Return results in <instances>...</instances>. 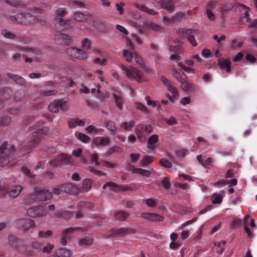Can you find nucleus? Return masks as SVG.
Segmentation results:
<instances>
[{
    "instance_id": "17",
    "label": "nucleus",
    "mask_w": 257,
    "mask_h": 257,
    "mask_svg": "<svg viewBox=\"0 0 257 257\" xmlns=\"http://www.w3.org/2000/svg\"><path fill=\"white\" fill-rule=\"evenodd\" d=\"M156 2L160 4L161 7L169 12L174 9V5L172 0H156Z\"/></svg>"
},
{
    "instance_id": "27",
    "label": "nucleus",
    "mask_w": 257,
    "mask_h": 257,
    "mask_svg": "<svg viewBox=\"0 0 257 257\" xmlns=\"http://www.w3.org/2000/svg\"><path fill=\"white\" fill-rule=\"evenodd\" d=\"M72 18L77 22H83L85 20V16L83 13L77 11L71 13Z\"/></svg>"
},
{
    "instance_id": "10",
    "label": "nucleus",
    "mask_w": 257,
    "mask_h": 257,
    "mask_svg": "<svg viewBox=\"0 0 257 257\" xmlns=\"http://www.w3.org/2000/svg\"><path fill=\"white\" fill-rule=\"evenodd\" d=\"M71 157L64 154H60L55 160L52 162L55 167H58L61 165H67L70 162Z\"/></svg>"
},
{
    "instance_id": "5",
    "label": "nucleus",
    "mask_w": 257,
    "mask_h": 257,
    "mask_svg": "<svg viewBox=\"0 0 257 257\" xmlns=\"http://www.w3.org/2000/svg\"><path fill=\"white\" fill-rule=\"evenodd\" d=\"M152 131L153 128L151 125L140 124L136 127V134L141 141L146 140V134H150Z\"/></svg>"
},
{
    "instance_id": "50",
    "label": "nucleus",
    "mask_w": 257,
    "mask_h": 257,
    "mask_svg": "<svg viewBox=\"0 0 257 257\" xmlns=\"http://www.w3.org/2000/svg\"><path fill=\"white\" fill-rule=\"evenodd\" d=\"M53 235V233L50 230H47L46 231H40L38 233V236L40 238H48L51 236Z\"/></svg>"
},
{
    "instance_id": "63",
    "label": "nucleus",
    "mask_w": 257,
    "mask_h": 257,
    "mask_svg": "<svg viewBox=\"0 0 257 257\" xmlns=\"http://www.w3.org/2000/svg\"><path fill=\"white\" fill-rule=\"evenodd\" d=\"M241 220L240 219L235 218L231 223V226L233 228H236L241 226Z\"/></svg>"
},
{
    "instance_id": "55",
    "label": "nucleus",
    "mask_w": 257,
    "mask_h": 257,
    "mask_svg": "<svg viewBox=\"0 0 257 257\" xmlns=\"http://www.w3.org/2000/svg\"><path fill=\"white\" fill-rule=\"evenodd\" d=\"M78 206L79 209H82L83 207H86L91 209L93 207V204L88 202L86 203L84 201H80L78 203Z\"/></svg>"
},
{
    "instance_id": "45",
    "label": "nucleus",
    "mask_w": 257,
    "mask_h": 257,
    "mask_svg": "<svg viewBox=\"0 0 257 257\" xmlns=\"http://www.w3.org/2000/svg\"><path fill=\"white\" fill-rule=\"evenodd\" d=\"M239 6L244 11L243 18L245 19L246 23H250V18L248 14L249 8L244 5H239Z\"/></svg>"
},
{
    "instance_id": "4",
    "label": "nucleus",
    "mask_w": 257,
    "mask_h": 257,
    "mask_svg": "<svg viewBox=\"0 0 257 257\" xmlns=\"http://www.w3.org/2000/svg\"><path fill=\"white\" fill-rule=\"evenodd\" d=\"M10 150L8 148V144H3L0 147V164L2 167L7 165L10 162Z\"/></svg>"
},
{
    "instance_id": "23",
    "label": "nucleus",
    "mask_w": 257,
    "mask_h": 257,
    "mask_svg": "<svg viewBox=\"0 0 257 257\" xmlns=\"http://www.w3.org/2000/svg\"><path fill=\"white\" fill-rule=\"evenodd\" d=\"M113 215L117 220L123 221L128 216L129 214L124 211L118 210L115 211Z\"/></svg>"
},
{
    "instance_id": "24",
    "label": "nucleus",
    "mask_w": 257,
    "mask_h": 257,
    "mask_svg": "<svg viewBox=\"0 0 257 257\" xmlns=\"http://www.w3.org/2000/svg\"><path fill=\"white\" fill-rule=\"evenodd\" d=\"M144 27L146 29L154 32H158L161 29L159 25L150 21L146 22L144 23Z\"/></svg>"
},
{
    "instance_id": "48",
    "label": "nucleus",
    "mask_w": 257,
    "mask_h": 257,
    "mask_svg": "<svg viewBox=\"0 0 257 257\" xmlns=\"http://www.w3.org/2000/svg\"><path fill=\"white\" fill-rule=\"evenodd\" d=\"M144 201L146 205L150 207H155L157 204V200L153 198H148L144 199Z\"/></svg>"
},
{
    "instance_id": "59",
    "label": "nucleus",
    "mask_w": 257,
    "mask_h": 257,
    "mask_svg": "<svg viewBox=\"0 0 257 257\" xmlns=\"http://www.w3.org/2000/svg\"><path fill=\"white\" fill-rule=\"evenodd\" d=\"M89 172L93 173L94 175L97 176H101L102 175H105V174L99 170L95 169L93 167H90L88 168Z\"/></svg>"
},
{
    "instance_id": "43",
    "label": "nucleus",
    "mask_w": 257,
    "mask_h": 257,
    "mask_svg": "<svg viewBox=\"0 0 257 257\" xmlns=\"http://www.w3.org/2000/svg\"><path fill=\"white\" fill-rule=\"evenodd\" d=\"M56 15L59 18H63V17L66 16L68 14V11L65 8H59L56 11Z\"/></svg>"
},
{
    "instance_id": "39",
    "label": "nucleus",
    "mask_w": 257,
    "mask_h": 257,
    "mask_svg": "<svg viewBox=\"0 0 257 257\" xmlns=\"http://www.w3.org/2000/svg\"><path fill=\"white\" fill-rule=\"evenodd\" d=\"M154 160V158L152 156L149 155H145L143 157L141 161V164L142 166L145 167L148 164L152 162Z\"/></svg>"
},
{
    "instance_id": "41",
    "label": "nucleus",
    "mask_w": 257,
    "mask_h": 257,
    "mask_svg": "<svg viewBox=\"0 0 257 257\" xmlns=\"http://www.w3.org/2000/svg\"><path fill=\"white\" fill-rule=\"evenodd\" d=\"M58 100H55L48 106L49 110L54 113H56L59 110Z\"/></svg>"
},
{
    "instance_id": "64",
    "label": "nucleus",
    "mask_w": 257,
    "mask_h": 257,
    "mask_svg": "<svg viewBox=\"0 0 257 257\" xmlns=\"http://www.w3.org/2000/svg\"><path fill=\"white\" fill-rule=\"evenodd\" d=\"M162 184L163 187L166 189H169L171 186L170 179L168 177H166L162 181Z\"/></svg>"
},
{
    "instance_id": "37",
    "label": "nucleus",
    "mask_w": 257,
    "mask_h": 257,
    "mask_svg": "<svg viewBox=\"0 0 257 257\" xmlns=\"http://www.w3.org/2000/svg\"><path fill=\"white\" fill-rule=\"evenodd\" d=\"M122 56L127 62H131L133 60L134 53H133L132 51L123 49L122 51Z\"/></svg>"
},
{
    "instance_id": "49",
    "label": "nucleus",
    "mask_w": 257,
    "mask_h": 257,
    "mask_svg": "<svg viewBox=\"0 0 257 257\" xmlns=\"http://www.w3.org/2000/svg\"><path fill=\"white\" fill-rule=\"evenodd\" d=\"M77 137L80 141L84 143H87L90 141V138L83 133H78Z\"/></svg>"
},
{
    "instance_id": "62",
    "label": "nucleus",
    "mask_w": 257,
    "mask_h": 257,
    "mask_svg": "<svg viewBox=\"0 0 257 257\" xmlns=\"http://www.w3.org/2000/svg\"><path fill=\"white\" fill-rule=\"evenodd\" d=\"M187 151L186 150H181L178 151H177L176 153V157L179 159H181L183 158L187 154Z\"/></svg>"
},
{
    "instance_id": "56",
    "label": "nucleus",
    "mask_w": 257,
    "mask_h": 257,
    "mask_svg": "<svg viewBox=\"0 0 257 257\" xmlns=\"http://www.w3.org/2000/svg\"><path fill=\"white\" fill-rule=\"evenodd\" d=\"M125 6V4L123 2H120L119 3H116L115 4V6L116 8L117 11L118 12L119 14L121 15L124 13V9L123 7Z\"/></svg>"
},
{
    "instance_id": "44",
    "label": "nucleus",
    "mask_w": 257,
    "mask_h": 257,
    "mask_svg": "<svg viewBox=\"0 0 257 257\" xmlns=\"http://www.w3.org/2000/svg\"><path fill=\"white\" fill-rule=\"evenodd\" d=\"M8 239L9 244L11 246L17 248V245L18 243L20 242V241L18 240L16 237L12 235L9 236Z\"/></svg>"
},
{
    "instance_id": "54",
    "label": "nucleus",
    "mask_w": 257,
    "mask_h": 257,
    "mask_svg": "<svg viewBox=\"0 0 257 257\" xmlns=\"http://www.w3.org/2000/svg\"><path fill=\"white\" fill-rule=\"evenodd\" d=\"M164 219V217L163 216L160 215L156 213H152L151 221L157 222V221H162Z\"/></svg>"
},
{
    "instance_id": "32",
    "label": "nucleus",
    "mask_w": 257,
    "mask_h": 257,
    "mask_svg": "<svg viewBox=\"0 0 257 257\" xmlns=\"http://www.w3.org/2000/svg\"><path fill=\"white\" fill-rule=\"evenodd\" d=\"M8 76L12 78L17 84L23 85L25 83V79L18 75L8 73Z\"/></svg>"
},
{
    "instance_id": "60",
    "label": "nucleus",
    "mask_w": 257,
    "mask_h": 257,
    "mask_svg": "<svg viewBox=\"0 0 257 257\" xmlns=\"http://www.w3.org/2000/svg\"><path fill=\"white\" fill-rule=\"evenodd\" d=\"M81 45L84 49H89L91 48V43L90 40L85 38L83 40Z\"/></svg>"
},
{
    "instance_id": "18",
    "label": "nucleus",
    "mask_w": 257,
    "mask_h": 257,
    "mask_svg": "<svg viewBox=\"0 0 257 257\" xmlns=\"http://www.w3.org/2000/svg\"><path fill=\"white\" fill-rule=\"evenodd\" d=\"M23 189V187L20 185H14L11 187L8 191L10 197L16 198L20 194Z\"/></svg>"
},
{
    "instance_id": "11",
    "label": "nucleus",
    "mask_w": 257,
    "mask_h": 257,
    "mask_svg": "<svg viewBox=\"0 0 257 257\" xmlns=\"http://www.w3.org/2000/svg\"><path fill=\"white\" fill-rule=\"evenodd\" d=\"M55 41L59 45H68L71 42L69 36L61 33L58 32L55 36Z\"/></svg>"
},
{
    "instance_id": "36",
    "label": "nucleus",
    "mask_w": 257,
    "mask_h": 257,
    "mask_svg": "<svg viewBox=\"0 0 257 257\" xmlns=\"http://www.w3.org/2000/svg\"><path fill=\"white\" fill-rule=\"evenodd\" d=\"M92 185V181L89 179H85L82 184V188L81 191L82 192H88L91 188ZM79 192L81 190H79Z\"/></svg>"
},
{
    "instance_id": "46",
    "label": "nucleus",
    "mask_w": 257,
    "mask_h": 257,
    "mask_svg": "<svg viewBox=\"0 0 257 257\" xmlns=\"http://www.w3.org/2000/svg\"><path fill=\"white\" fill-rule=\"evenodd\" d=\"M134 58L136 62L139 64L142 68H145V64H144L143 60L142 59V58L139 55V54L137 53H134Z\"/></svg>"
},
{
    "instance_id": "30",
    "label": "nucleus",
    "mask_w": 257,
    "mask_h": 257,
    "mask_svg": "<svg viewBox=\"0 0 257 257\" xmlns=\"http://www.w3.org/2000/svg\"><path fill=\"white\" fill-rule=\"evenodd\" d=\"M57 257H70L71 251L66 248H60L56 252Z\"/></svg>"
},
{
    "instance_id": "2",
    "label": "nucleus",
    "mask_w": 257,
    "mask_h": 257,
    "mask_svg": "<svg viewBox=\"0 0 257 257\" xmlns=\"http://www.w3.org/2000/svg\"><path fill=\"white\" fill-rule=\"evenodd\" d=\"M121 69L124 72L130 80H136L139 83L147 81V79L141 74L140 71L135 67H127L123 65L120 66Z\"/></svg>"
},
{
    "instance_id": "8",
    "label": "nucleus",
    "mask_w": 257,
    "mask_h": 257,
    "mask_svg": "<svg viewBox=\"0 0 257 257\" xmlns=\"http://www.w3.org/2000/svg\"><path fill=\"white\" fill-rule=\"evenodd\" d=\"M15 225L17 227L27 231L30 228L35 227V222L30 218H21L15 221Z\"/></svg>"
},
{
    "instance_id": "7",
    "label": "nucleus",
    "mask_w": 257,
    "mask_h": 257,
    "mask_svg": "<svg viewBox=\"0 0 257 257\" xmlns=\"http://www.w3.org/2000/svg\"><path fill=\"white\" fill-rule=\"evenodd\" d=\"M66 53L69 57L81 60H85L88 57L86 52L76 48H69Z\"/></svg>"
},
{
    "instance_id": "51",
    "label": "nucleus",
    "mask_w": 257,
    "mask_h": 257,
    "mask_svg": "<svg viewBox=\"0 0 257 257\" xmlns=\"http://www.w3.org/2000/svg\"><path fill=\"white\" fill-rule=\"evenodd\" d=\"M135 121L134 120H131L128 122H124L121 125L123 126L124 129L127 131H129L135 125Z\"/></svg>"
},
{
    "instance_id": "35",
    "label": "nucleus",
    "mask_w": 257,
    "mask_h": 257,
    "mask_svg": "<svg viewBox=\"0 0 257 257\" xmlns=\"http://www.w3.org/2000/svg\"><path fill=\"white\" fill-rule=\"evenodd\" d=\"M174 76L176 78V79L179 81L180 83L186 80V75L182 71H178L176 69L174 70V72L173 73Z\"/></svg>"
},
{
    "instance_id": "16",
    "label": "nucleus",
    "mask_w": 257,
    "mask_h": 257,
    "mask_svg": "<svg viewBox=\"0 0 257 257\" xmlns=\"http://www.w3.org/2000/svg\"><path fill=\"white\" fill-rule=\"evenodd\" d=\"M110 142V139L108 137H96L93 140V143L97 146L106 147Z\"/></svg>"
},
{
    "instance_id": "28",
    "label": "nucleus",
    "mask_w": 257,
    "mask_h": 257,
    "mask_svg": "<svg viewBox=\"0 0 257 257\" xmlns=\"http://www.w3.org/2000/svg\"><path fill=\"white\" fill-rule=\"evenodd\" d=\"M197 159L204 167L211 165L213 162L211 158H206L205 157L203 156H198L197 157Z\"/></svg>"
},
{
    "instance_id": "9",
    "label": "nucleus",
    "mask_w": 257,
    "mask_h": 257,
    "mask_svg": "<svg viewBox=\"0 0 257 257\" xmlns=\"http://www.w3.org/2000/svg\"><path fill=\"white\" fill-rule=\"evenodd\" d=\"M48 132V127L46 126L42 127L41 128L37 129L32 134V141L34 144H38L40 143L41 138L43 136L46 135Z\"/></svg>"
},
{
    "instance_id": "3",
    "label": "nucleus",
    "mask_w": 257,
    "mask_h": 257,
    "mask_svg": "<svg viewBox=\"0 0 257 257\" xmlns=\"http://www.w3.org/2000/svg\"><path fill=\"white\" fill-rule=\"evenodd\" d=\"M52 192H49L48 190H42L36 191L29 197V199L35 201L46 202L50 200L52 197Z\"/></svg>"
},
{
    "instance_id": "52",
    "label": "nucleus",
    "mask_w": 257,
    "mask_h": 257,
    "mask_svg": "<svg viewBox=\"0 0 257 257\" xmlns=\"http://www.w3.org/2000/svg\"><path fill=\"white\" fill-rule=\"evenodd\" d=\"M105 125L106 128L113 134L115 132L116 128L114 122L110 120L107 121H106Z\"/></svg>"
},
{
    "instance_id": "6",
    "label": "nucleus",
    "mask_w": 257,
    "mask_h": 257,
    "mask_svg": "<svg viewBox=\"0 0 257 257\" xmlns=\"http://www.w3.org/2000/svg\"><path fill=\"white\" fill-rule=\"evenodd\" d=\"M27 214L33 218L42 217L47 215V211L43 206L33 207L28 209Z\"/></svg>"
},
{
    "instance_id": "14",
    "label": "nucleus",
    "mask_w": 257,
    "mask_h": 257,
    "mask_svg": "<svg viewBox=\"0 0 257 257\" xmlns=\"http://www.w3.org/2000/svg\"><path fill=\"white\" fill-rule=\"evenodd\" d=\"M161 79L165 86L167 87L168 91L172 93L173 96L175 98L178 97L179 93L176 88L172 86L170 82L165 76H162Z\"/></svg>"
},
{
    "instance_id": "15",
    "label": "nucleus",
    "mask_w": 257,
    "mask_h": 257,
    "mask_svg": "<svg viewBox=\"0 0 257 257\" xmlns=\"http://www.w3.org/2000/svg\"><path fill=\"white\" fill-rule=\"evenodd\" d=\"M61 187L63 188V192L69 194H77L79 192L78 189L74 184L68 183L61 184Z\"/></svg>"
},
{
    "instance_id": "12",
    "label": "nucleus",
    "mask_w": 257,
    "mask_h": 257,
    "mask_svg": "<svg viewBox=\"0 0 257 257\" xmlns=\"http://www.w3.org/2000/svg\"><path fill=\"white\" fill-rule=\"evenodd\" d=\"M192 32L191 29H187L185 28H179L178 29V33L182 35H188L187 39L189 43L193 47H196L197 44L196 42L195 38L193 36L190 35Z\"/></svg>"
},
{
    "instance_id": "20",
    "label": "nucleus",
    "mask_w": 257,
    "mask_h": 257,
    "mask_svg": "<svg viewBox=\"0 0 257 257\" xmlns=\"http://www.w3.org/2000/svg\"><path fill=\"white\" fill-rule=\"evenodd\" d=\"M218 64L222 70H225L227 72L231 70V62L228 59L221 58L218 60Z\"/></svg>"
},
{
    "instance_id": "53",
    "label": "nucleus",
    "mask_w": 257,
    "mask_h": 257,
    "mask_svg": "<svg viewBox=\"0 0 257 257\" xmlns=\"http://www.w3.org/2000/svg\"><path fill=\"white\" fill-rule=\"evenodd\" d=\"M59 108L63 111H67L69 109V107L66 104V101H63L62 100H59Z\"/></svg>"
},
{
    "instance_id": "47",
    "label": "nucleus",
    "mask_w": 257,
    "mask_h": 257,
    "mask_svg": "<svg viewBox=\"0 0 257 257\" xmlns=\"http://www.w3.org/2000/svg\"><path fill=\"white\" fill-rule=\"evenodd\" d=\"M86 131L90 134H97L99 132L103 131V130L101 128H97L93 125H89L85 128Z\"/></svg>"
},
{
    "instance_id": "40",
    "label": "nucleus",
    "mask_w": 257,
    "mask_h": 257,
    "mask_svg": "<svg viewBox=\"0 0 257 257\" xmlns=\"http://www.w3.org/2000/svg\"><path fill=\"white\" fill-rule=\"evenodd\" d=\"M212 202L213 204H220L222 202L223 196L222 195L217 193H214L211 196Z\"/></svg>"
},
{
    "instance_id": "26",
    "label": "nucleus",
    "mask_w": 257,
    "mask_h": 257,
    "mask_svg": "<svg viewBox=\"0 0 257 257\" xmlns=\"http://www.w3.org/2000/svg\"><path fill=\"white\" fill-rule=\"evenodd\" d=\"M68 123L70 128L75 127L77 126H83L85 124V120L74 118L69 120Z\"/></svg>"
},
{
    "instance_id": "21",
    "label": "nucleus",
    "mask_w": 257,
    "mask_h": 257,
    "mask_svg": "<svg viewBox=\"0 0 257 257\" xmlns=\"http://www.w3.org/2000/svg\"><path fill=\"white\" fill-rule=\"evenodd\" d=\"M107 187H109L112 189H113L114 191H125L127 190L126 187L119 185L115 183L112 182H108L104 184L102 188L103 189H105Z\"/></svg>"
},
{
    "instance_id": "13",
    "label": "nucleus",
    "mask_w": 257,
    "mask_h": 257,
    "mask_svg": "<svg viewBox=\"0 0 257 257\" xmlns=\"http://www.w3.org/2000/svg\"><path fill=\"white\" fill-rule=\"evenodd\" d=\"M77 230H80L81 231H84V229L81 227H70L69 228L65 229L63 233V234L61 236L60 241L61 244L63 245H65L67 244L66 237H67L68 235L72 233L73 232Z\"/></svg>"
},
{
    "instance_id": "31",
    "label": "nucleus",
    "mask_w": 257,
    "mask_h": 257,
    "mask_svg": "<svg viewBox=\"0 0 257 257\" xmlns=\"http://www.w3.org/2000/svg\"><path fill=\"white\" fill-rule=\"evenodd\" d=\"M89 25L92 27H94L96 29H101L105 25V23L103 21L100 19H96L89 23Z\"/></svg>"
},
{
    "instance_id": "61",
    "label": "nucleus",
    "mask_w": 257,
    "mask_h": 257,
    "mask_svg": "<svg viewBox=\"0 0 257 257\" xmlns=\"http://www.w3.org/2000/svg\"><path fill=\"white\" fill-rule=\"evenodd\" d=\"M160 164L162 166L167 168H170L172 166L171 163L165 158H163L161 160Z\"/></svg>"
},
{
    "instance_id": "38",
    "label": "nucleus",
    "mask_w": 257,
    "mask_h": 257,
    "mask_svg": "<svg viewBox=\"0 0 257 257\" xmlns=\"http://www.w3.org/2000/svg\"><path fill=\"white\" fill-rule=\"evenodd\" d=\"M181 87L184 91H190L193 89V86L185 80L181 83Z\"/></svg>"
},
{
    "instance_id": "29",
    "label": "nucleus",
    "mask_w": 257,
    "mask_h": 257,
    "mask_svg": "<svg viewBox=\"0 0 257 257\" xmlns=\"http://www.w3.org/2000/svg\"><path fill=\"white\" fill-rule=\"evenodd\" d=\"M72 21L71 20H65L63 18H59L58 20L59 25L65 29H70L72 26Z\"/></svg>"
},
{
    "instance_id": "33",
    "label": "nucleus",
    "mask_w": 257,
    "mask_h": 257,
    "mask_svg": "<svg viewBox=\"0 0 257 257\" xmlns=\"http://www.w3.org/2000/svg\"><path fill=\"white\" fill-rule=\"evenodd\" d=\"M135 6L139 10L142 11L145 13H147L150 15H155L158 14L153 9L146 7L144 5L140 6L138 4H136Z\"/></svg>"
},
{
    "instance_id": "1",
    "label": "nucleus",
    "mask_w": 257,
    "mask_h": 257,
    "mask_svg": "<svg viewBox=\"0 0 257 257\" xmlns=\"http://www.w3.org/2000/svg\"><path fill=\"white\" fill-rule=\"evenodd\" d=\"M14 19L18 23L24 25L37 23H40L42 26L45 24V22L43 20L36 18L30 13L18 14L14 17Z\"/></svg>"
},
{
    "instance_id": "57",
    "label": "nucleus",
    "mask_w": 257,
    "mask_h": 257,
    "mask_svg": "<svg viewBox=\"0 0 257 257\" xmlns=\"http://www.w3.org/2000/svg\"><path fill=\"white\" fill-rule=\"evenodd\" d=\"M147 103L148 105H151L153 107H159L160 102L159 101H155L150 99L149 97H146Z\"/></svg>"
},
{
    "instance_id": "42",
    "label": "nucleus",
    "mask_w": 257,
    "mask_h": 257,
    "mask_svg": "<svg viewBox=\"0 0 257 257\" xmlns=\"http://www.w3.org/2000/svg\"><path fill=\"white\" fill-rule=\"evenodd\" d=\"M133 172L135 174H139L145 177H149L151 174L149 171L141 168H135L133 170Z\"/></svg>"
},
{
    "instance_id": "19",
    "label": "nucleus",
    "mask_w": 257,
    "mask_h": 257,
    "mask_svg": "<svg viewBox=\"0 0 257 257\" xmlns=\"http://www.w3.org/2000/svg\"><path fill=\"white\" fill-rule=\"evenodd\" d=\"M115 235L119 236H124L129 234L135 233V230L133 228H120L114 230Z\"/></svg>"
},
{
    "instance_id": "58",
    "label": "nucleus",
    "mask_w": 257,
    "mask_h": 257,
    "mask_svg": "<svg viewBox=\"0 0 257 257\" xmlns=\"http://www.w3.org/2000/svg\"><path fill=\"white\" fill-rule=\"evenodd\" d=\"M206 15L209 21L213 22L215 20V16L210 9L206 10Z\"/></svg>"
},
{
    "instance_id": "22",
    "label": "nucleus",
    "mask_w": 257,
    "mask_h": 257,
    "mask_svg": "<svg viewBox=\"0 0 257 257\" xmlns=\"http://www.w3.org/2000/svg\"><path fill=\"white\" fill-rule=\"evenodd\" d=\"M113 98L117 107L119 109H123L124 101L122 95L120 93H113Z\"/></svg>"
},
{
    "instance_id": "25",
    "label": "nucleus",
    "mask_w": 257,
    "mask_h": 257,
    "mask_svg": "<svg viewBox=\"0 0 257 257\" xmlns=\"http://www.w3.org/2000/svg\"><path fill=\"white\" fill-rule=\"evenodd\" d=\"M93 242V238L90 236H85L83 238H80L78 241V244L80 246H84L86 245H90Z\"/></svg>"
},
{
    "instance_id": "34",
    "label": "nucleus",
    "mask_w": 257,
    "mask_h": 257,
    "mask_svg": "<svg viewBox=\"0 0 257 257\" xmlns=\"http://www.w3.org/2000/svg\"><path fill=\"white\" fill-rule=\"evenodd\" d=\"M158 141V136L156 135H152L148 139V148L150 149H153L154 148V144Z\"/></svg>"
}]
</instances>
